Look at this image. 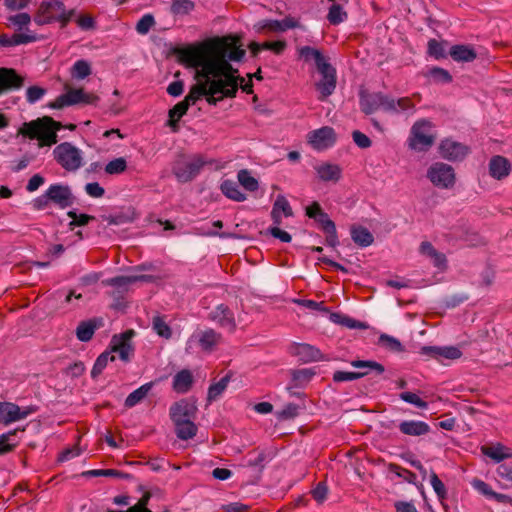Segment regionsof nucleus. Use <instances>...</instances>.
Returning <instances> with one entry per match:
<instances>
[{"label": "nucleus", "instance_id": "obj_19", "mask_svg": "<svg viewBox=\"0 0 512 512\" xmlns=\"http://www.w3.org/2000/svg\"><path fill=\"white\" fill-rule=\"evenodd\" d=\"M47 191L51 202L57 204L61 208H66L73 203L72 193L67 186L54 184L51 185Z\"/></svg>", "mask_w": 512, "mask_h": 512}, {"label": "nucleus", "instance_id": "obj_50", "mask_svg": "<svg viewBox=\"0 0 512 512\" xmlns=\"http://www.w3.org/2000/svg\"><path fill=\"white\" fill-rule=\"evenodd\" d=\"M91 74V66L86 60H78L71 68V76L74 79L82 80Z\"/></svg>", "mask_w": 512, "mask_h": 512}, {"label": "nucleus", "instance_id": "obj_3", "mask_svg": "<svg viewBox=\"0 0 512 512\" xmlns=\"http://www.w3.org/2000/svg\"><path fill=\"white\" fill-rule=\"evenodd\" d=\"M64 126L50 116H44L34 120V140L39 147H51L58 142L57 131Z\"/></svg>", "mask_w": 512, "mask_h": 512}, {"label": "nucleus", "instance_id": "obj_56", "mask_svg": "<svg viewBox=\"0 0 512 512\" xmlns=\"http://www.w3.org/2000/svg\"><path fill=\"white\" fill-rule=\"evenodd\" d=\"M347 18V13L343 11V8L339 4H333L329 8L327 15L328 21L333 25H338Z\"/></svg>", "mask_w": 512, "mask_h": 512}, {"label": "nucleus", "instance_id": "obj_40", "mask_svg": "<svg viewBox=\"0 0 512 512\" xmlns=\"http://www.w3.org/2000/svg\"><path fill=\"white\" fill-rule=\"evenodd\" d=\"M306 215L313 219L317 224H334L329 218L328 214L325 213L320 204L314 201L311 205L305 209Z\"/></svg>", "mask_w": 512, "mask_h": 512}, {"label": "nucleus", "instance_id": "obj_41", "mask_svg": "<svg viewBox=\"0 0 512 512\" xmlns=\"http://www.w3.org/2000/svg\"><path fill=\"white\" fill-rule=\"evenodd\" d=\"M351 366L359 369L358 372H368V375L371 373L381 375L385 371V368L381 363L373 360H353L351 361Z\"/></svg>", "mask_w": 512, "mask_h": 512}, {"label": "nucleus", "instance_id": "obj_63", "mask_svg": "<svg viewBox=\"0 0 512 512\" xmlns=\"http://www.w3.org/2000/svg\"><path fill=\"white\" fill-rule=\"evenodd\" d=\"M431 77L440 83H450L452 81V76L450 73L440 67H434L430 70Z\"/></svg>", "mask_w": 512, "mask_h": 512}, {"label": "nucleus", "instance_id": "obj_37", "mask_svg": "<svg viewBox=\"0 0 512 512\" xmlns=\"http://www.w3.org/2000/svg\"><path fill=\"white\" fill-rule=\"evenodd\" d=\"M153 385V382L145 383L136 390H134L133 392H131L125 399V407L132 408L139 404L144 398L147 397Z\"/></svg>", "mask_w": 512, "mask_h": 512}, {"label": "nucleus", "instance_id": "obj_20", "mask_svg": "<svg viewBox=\"0 0 512 512\" xmlns=\"http://www.w3.org/2000/svg\"><path fill=\"white\" fill-rule=\"evenodd\" d=\"M419 252L423 256L428 257L432 261L434 267L440 271L447 269V259L445 254L437 251L429 241H423L420 244Z\"/></svg>", "mask_w": 512, "mask_h": 512}, {"label": "nucleus", "instance_id": "obj_6", "mask_svg": "<svg viewBox=\"0 0 512 512\" xmlns=\"http://www.w3.org/2000/svg\"><path fill=\"white\" fill-rule=\"evenodd\" d=\"M98 100V96L92 93H86L82 88H69L66 93L58 96L49 106L54 109H61L76 104H95Z\"/></svg>", "mask_w": 512, "mask_h": 512}, {"label": "nucleus", "instance_id": "obj_46", "mask_svg": "<svg viewBox=\"0 0 512 512\" xmlns=\"http://www.w3.org/2000/svg\"><path fill=\"white\" fill-rule=\"evenodd\" d=\"M114 360H115V356L112 355L111 352L105 351V352L101 353L97 357V359L93 365V368L91 370V377L93 379H96L106 368L108 362L114 361Z\"/></svg>", "mask_w": 512, "mask_h": 512}, {"label": "nucleus", "instance_id": "obj_38", "mask_svg": "<svg viewBox=\"0 0 512 512\" xmlns=\"http://www.w3.org/2000/svg\"><path fill=\"white\" fill-rule=\"evenodd\" d=\"M31 41L32 36L23 32H15L12 35L0 34V45L2 47H15L22 44H28Z\"/></svg>", "mask_w": 512, "mask_h": 512}, {"label": "nucleus", "instance_id": "obj_36", "mask_svg": "<svg viewBox=\"0 0 512 512\" xmlns=\"http://www.w3.org/2000/svg\"><path fill=\"white\" fill-rule=\"evenodd\" d=\"M138 219V213L132 206L122 207L118 212L108 218L109 224H124Z\"/></svg>", "mask_w": 512, "mask_h": 512}, {"label": "nucleus", "instance_id": "obj_30", "mask_svg": "<svg viewBox=\"0 0 512 512\" xmlns=\"http://www.w3.org/2000/svg\"><path fill=\"white\" fill-rule=\"evenodd\" d=\"M350 236L359 247H368L374 242V236L365 226H351Z\"/></svg>", "mask_w": 512, "mask_h": 512}, {"label": "nucleus", "instance_id": "obj_31", "mask_svg": "<svg viewBox=\"0 0 512 512\" xmlns=\"http://www.w3.org/2000/svg\"><path fill=\"white\" fill-rule=\"evenodd\" d=\"M291 215L292 208L288 200L282 195L277 196L271 211V216L274 221V224H279L283 216L288 217Z\"/></svg>", "mask_w": 512, "mask_h": 512}, {"label": "nucleus", "instance_id": "obj_42", "mask_svg": "<svg viewBox=\"0 0 512 512\" xmlns=\"http://www.w3.org/2000/svg\"><path fill=\"white\" fill-rule=\"evenodd\" d=\"M220 188H221L222 193L226 197H228L234 201L241 202L246 199L245 194H243L240 191L238 183L233 180H224L221 183Z\"/></svg>", "mask_w": 512, "mask_h": 512}, {"label": "nucleus", "instance_id": "obj_27", "mask_svg": "<svg viewBox=\"0 0 512 512\" xmlns=\"http://www.w3.org/2000/svg\"><path fill=\"white\" fill-rule=\"evenodd\" d=\"M490 175L498 180H501L509 175L510 163L503 156H493L489 162Z\"/></svg>", "mask_w": 512, "mask_h": 512}, {"label": "nucleus", "instance_id": "obj_35", "mask_svg": "<svg viewBox=\"0 0 512 512\" xmlns=\"http://www.w3.org/2000/svg\"><path fill=\"white\" fill-rule=\"evenodd\" d=\"M175 426L176 436L180 440H189L196 436L198 427L194 423V420L189 421H178L173 423Z\"/></svg>", "mask_w": 512, "mask_h": 512}, {"label": "nucleus", "instance_id": "obj_49", "mask_svg": "<svg viewBox=\"0 0 512 512\" xmlns=\"http://www.w3.org/2000/svg\"><path fill=\"white\" fill-rule=\"evenodd\" d=\"M388 471L395 474L397 477L402 478L404 481L410 484H415L417 480V476L415 473L395 463H390L388 465Z\"/></svg>", "mask_w": 512, "mask_h": 512}, {"label": "nucleus", "instance_id": "obj_23", "mask_svg": "<svg viewBox=\"0 0 512 512\" xmlns=\"http://www.w3.org/2000/svg\"><path fill=\"white\" fill-rule=\"evenodd\" d=\"M422 354L430 355L434 358H446V359H458L461 357L462 353L457 347L453 346H445V347H436V346H424L421 349Z\"/></svg>", "mask_w": 512, "mask_h": 512}, {"label": "nucleus", "instance_id": "obj_8", "mask_svg": "<svg viewBox=\"0 0 512 512\" xmlns=\"http://www.w3.org/2000/svg\"><path fill=\"white\" fill-rule=\"evenodd\" d=\"M321 79L316 83V89L320 93L319 100L323 101L335 91L337 84L336 69L327 61L317 67Z\"/></svg>", "mask_w": 512, "mask_h": 512}, {"label": "nucleus", "instance_id": "obj_11", "mask_svg": "<svg viewBox=\"0 0 512 512\" xmlns=\"http://www.w3.org/2000/svg\"><path fill=\"white\" fill-rule=\"evenodd\" d=\"M61 14L63 15V2L58 0L44 2L40 5L37 15L34 16V22L38 25L60 23Z\"/></svg>", "mask_w": 512, "mask_h": 512}, {"label": "nucleus", "instance_id": "obj_57", "mask_svg": "<svg viewBox=\"0 0 512 512\" xmlns=\"http://www.w3.org/2000/svg\"><path fill=\"white\" fill-rule=\"evenodd\" d=\"M127 169V162L123 157L115 158L105 166V172L109 175L123 173Z\"/></svg>", "mask_w": 512, "mask_h": 512}, {"label": "nucleus", "instance_id": "obj_60", "mask_svg": "<svg viewBox=\"0 0 512 512\" xmlns=\"http://www.w3.org/2000/svg\"><path fill=\"white\" fill-rule=\"evenodd\" d=\"M399 397L401 400H403L407 403H410V404L416 406L417 408H420V409L428 408V403L426 401L422 400L418 395H416L413 392H409V391L402 392L399 394Z\"/></svg>", "mask_w": 512, "mask_h": 512}, {"label": "nucleus", "instance_id": "obj_4", "mask_svg": "<svg viewBox=\"0 0 512 512\" xmlns=\"http://www.w3.org/2000/svg\"><path fill=\"white\" fill-rule=\"evenodd\" d=\"M55 161L66 171L75 172L83 166L82 152L70 142H63L53 150Z\"/></svg>", "mask_w": 512, "mask_h": 512}, {"label": "nucleus", "instance_id": "obj_14", "mask_svg": "<svg viewBox=\"0 0 512 512\" xmlns=\"http://www.w3.org/2000/svg\"><path fill=\"white\" fill-rule=\"evenodd\" d=\"M469 147L451 139H444L439 146L440 155L449 161H462L469 153Z\"/></svg>", "mask_w": 512, "mask_h": 512}, {"label": "nucleus", "instance_id": "obj_2", "mask_svg": "<svg viewBox=\"0 0 512 512\" xmlns=\"http://www.w3.org/2000/svg\"><path fill=\"white\" fill-rule=\"evenodd\" d=\"M215 163L214 159H207L202 154H194L189 158L182 157L175 161L172 171L179 182L186 183L197 177L204 166Z\"/></svg>", "mask_w": 512, "mask_h": 512}, {"label": "nucleus", "instance_id": "obj_29", "mask_svg": "<svg viewBox=\"0 0 512 512\" xmlns=\"http://www.w3.org/2000/svg\"><path fill=\"white\" fill-rule=\"evenodd\" d=\"M195 79H197L198 82L190 88L189 93L183 99L189 106L195 104L207 94L208 90L206 89L210 83L209 78H197L195 76Z\"/></svg>", "mask_w": 512, "mask_h": 512}, {"label": "nucleus", "instance_id": "obj_62", "mask_svg": "<svg viewBox=\"0 0 512 512\" xmlns=\"http://www.w3.org/2000/svg\"><path fill=\"white\" fill-rule=\"evenodd\" d=\"M430 483H431L436 495L438 496V498L440 500L445 499L447 496V491H446L445 485L439 479V477L437 476V474L435 472H432L430 475Z\"/></svg>", "mask_w": 512, "mask_h": 512}, {"label": "nucleus", "instance_id": "obj_26", "mask_svg": "<svg viewBox=\"0 0 512 512\" xmlns=\"http://www.w3.org/2000/svg\"><path fill=\"white\" fill-rule=\"evenodd\" d=\"M224 82L218 79H211L210 83L207 86L208 92L206 95V101L209 105L216 106L219 101H221L224 97H227L226 91L228 90L223 86Z\"/></svg>", "mask_w": 512, "mask_h": 512}, {"label": "nucleus", "instance_id": "obj_61", "mask_svg": "<svg viewBox=\"0 0 512 512\" xmlns=\"http://www.w3.org/2000/svg\"><path fill=\"white\" fill-rule=\"evenodd\" d=\"M428 54L435 59H442L446 57L444 45L436 39L428 41Z\"/></svg>", "mask_w": 512, "mask_h": 512}, {"label": "nucleus", "instance_id": "obj_18", "mask_svg": "<svg viewBox=\"0 0 512 512\" xmlns=\"http://www.w3.org/2000/svg\"><path fill=\"white\" fill-rule=\"evenodd\" d=\"M23 79L14 69L0 67V95L19 89Z\"/></svg>", "mask_w": 512, "mask_h": 512}, {"label": "nucleus", "instance_id": "obj_22", "mask_svg": "<svg viewBox=\"0 0 512 512\" xmlns=\"http://www.w3.org/2000/svg\"><path fill=\"white\" fill-rule=\"evenodd\" d=\"M399 431L408 436H422L430 432V426L419 420H404L398 425Z\"/></svg>", "mask_w": 512, "mask_h": 512}, {"label": "nucleus", "instance_id": "obj_12", "mask_svg": "<svg viewBox=\"0 0 512 512\" xmlns=\"http://www.w3.org/2000/svg\"><path fill=\"white\" fill-rule=\"evenodd\" d=\"M336 142V133L332 127L324 126L308 134V143L317 150H324Z\"/></svg>", "mask_w": 512, "mask_h": 512}, {"label": "nucleus", "instance_id": "obj_17", "mask_svg": "<svg viewBox=\"0 0 512 512\" xmlns=\"http://www.w3.org/2000/svg\"><path fill=\"white\" fill-rule=\"evenodd\" d=\"M30 409H21L11 402H0V423L9 424L25 418Z\"/></svg>", "mask_w": 512, "mask_h": 512}, {"label": "nucleus", "instance_id": "obj_58", "mask_svg": "<svg viewBox=\"0 0 512 512\" xmlns=\"http://www.w3.org/2000/svg\"><path fill=\"white\" fill-rule=\"evenodd\" d=\"M368 375V372H346V371H335L333 373V381L340 383L346 381H353L363 378Z\"/></svg>", "mask_w": 512, "mask_h": 512}, {"label": "nucleus", "instance_id": "obj_39", "mask_svg": "<svg viewBox=\"0 0 512 512\" xmlns=\"http://www.w3.org/2000/svg\"><path fill=\"white\" fill-rule=\"evenodd\" d=\"M224 226H200L196 228V234L203 236H219L221 238H243L244 236L236 232L222 231Z\"/></svg>", "mask_w": 512, "mask_h": 512}, {"label": "nucleus", "instance_id": "obj_44", "mask_svg": "<svg viewBox=\"0 0 512 512\" xmlns=\"http://www.w3.org/2000/svg\"><path fill=\"white\" fill-rule=\"evenodd\" d=\"M16 430L0 435V456L11 452L18 444Z\"/></svg>", "mask_w": 512, "mask_h": 512}, {"label": "nucleus", "instance_id": "obj_64", "mask_svg": "<svg viewBox=\"0 0 512 512\" xmlns=\"http://www.w3.org/2000/svg\"><path fill=\"white\" fill-rule=\"evenodd\" d=\"M265 234L271 235L274 238H277L280 241L285 242V243H288L291 241V235L288 232L282 230L279 226H270L266 230Z\"/></svg>", "mask_w": 512, "mask_h": 512}, {"label": "nucleus", "instance_id": "obj_28", "mask_svg": "<svg viewBox=\"0 0 512 512\" xmlns=\"http://www.w3.org/2000/svg\"><path fill=\"white\" fill-rule=\"evenodd\" d=\"M318 177L324 182H338L342 176V169L337 164L323 163L315 167Z\"/></svg>", "mask_w": 512, "mask_h": 512}, {"label": "nucleus", "instance_id": "obj_34", "mask_svg": "<svg viewBox=\"0 0 512 512\" xmlns=\"http://www.w3.org/2000/svg\"><path fill=\"white\" fill-rule=\"evenodd\" d=\"M481 450L484 455L490 457L496 462L512 457V449L500 443L490 447L483 446Z\"/></svg>", "mask_w": 512, "mask_h": 512}, {"label": "nucleus", "instance_id": "obj_54", "mask_svg": "<svg viewBox=\"0 0 512 512\" xmlns=\"http://www.w3.org/2000/svg\"><path fill=\"white\" fill-rule=\"evenodd\" d=\"M7 20L8 26L13 27L20 32L23 28H27L31 21V18L28 13H18L16 15L8 17Z\"/></svg>", "mask_w": 512, "mask_h": 512}, {"label": "nucleus", "instance_id": "obj_16", "mask_svg": "<svg viewBox=\"0 0 512 512\" xmlns=\"http://www.w3.org/2000/svg\"><path fill=\"white\" fill-rule=\"evenodd\" d=\"M197 406L186 399L175 402L169 409L172 422L195 420Z\"/></svg>", "mask_w": 512, "mask_h": 512}, {"label": "nucleus", "instance_id": "obj_7", "mask_svg": "<svg viewBox=\"0 0 512 512\" xmlns=\"http://www.w3.org/2000/svg\"><path fill=\"white\" fill-rule=\"evenodd\" d=\"M359 104L361 111L366 115L374 113L379 108H382L385 112L394 109L392 102L388 101V95L382 92L361 91L359 93Z\"/></svg>", "mask_w": 512, "mask_h": 512}, {"label": "nucleus", "instance_id": "obj_13", "mask_svg": "<svg viewBox=\"0 0 512 512\" xmlns=\"http://www.w3.org/2000/svg\"><path fill=\"white\" fill-rule=\"evenodd\" d=\"M135 336V331L130 329L126 330L120 335H114L111 340V351L118 353L120 359L122 361H129L130 356L133 352V347L131 345V339Z\"/></svg>", "mask_w": 512, "mask_h": 512}, {"label": "nucleus", "instance_id": "obj_45", "mask_svg": "<svg viewBox=\"0 0 512 512\" xmlns=\"http://www.w3.org/2000/svg\"><path fill=\"white\" fill-rule=\"evenodd\" d=\"M299 54L302 58H304L305 61H310L311 59L314 60L316 68L320 66L321 63L327 62V59L325 56L321 53L320 50L310 47V46H303L299 50Z\"/></svg>", "mask_w": 512, "mask_h": 512}, {"label": "nucleus", "instance_id": "obj_43", "mask_svg": "<svg viewBox=\"0 0 512 512\" xmlns=\"http://www.w3.org/2000/svg\"><path fill=\"white\" fill-rule=\"evenodd\" d=\"M230 381L231 374H227L224 377H222L218 382L211 384L208 388L207 401H216L226 390Z\"/></svg>", "mask_w": 512, "mask_h": 512}, {"label": "nucleus", "instance_id": "obj_33", "mask_svg": "<svg viewBox=\"0 0 512 512\" xmlns=\"http://www.w3.org/2000/svg\"><path fill=\"white\" fill-rule=\"evenodd\" d=\"M449 54L457 62H471L477 57L475 50L467 45H454Z\"/></svg>", "mask_w": 512, "mask_h": 512}, {"label": "nucleus", "instance_id": "obj_59", "mask_svg": "<svg viewBox=\"0 0 512 512\" xmlns=\"http://www.w3.org/2000/svg\"><path fill=\"white\" fill-rule=\"evenodd\" d=\"M155 25V19L152 14L143 15L136 24V31L140 35H146Z\"/></svg>", "mask_w": 512, "mask_h": 512}, {"label": "nucleus", "instance_id": "obj_52", "mask_svg": "<svg viewBox=\"0 0 512 512\" xmlns=\"http://www.w3.org/2000/svg\"><path fill=\"white\" fill-rule=\"evenodd\" d=\"M331 319L335 323H339V324L346 326L348 328H351V329H355V328L366 329L367 328V325L364 322L357 321L355 319H352L345 315H341L339 313H333L331 315Z\"/></svg>", "mask_w": 512, "mask_h": 512}, {"label": "nucleus", "instance_id": "obj_51", "mask_svg": "<svg viewBox=\"0 0 512 512\" xmlns=\"http://www.w3.org/2000/svg\"><path fill=\"white\" fill-rule=\"evenodd\" d=\"M238 182L248 191H256L259 187L258 181L251 176L250 172L246 169H242L237 175Z\"/></svg>", "mask_w": 512, "mask_h": 512}, {"label": "nucleus", "instance_id": "obj_1", "mask_svg": "<svg viewBox=\"0 0 512 512\" xmlns=\"http://www.w3.org/2000/svg\"><path fill=\"white\" fill-rule=\"evenodd\" d=\"M245 53L237 36L216 37L177 51L182 63L196 69L197 78L218 79L224 82L223 86L228 89V98L235 97L239 81L244 82L243 77L235 76L238 70L233 68L230 61L242 60Z\"/></svg>", "mask_w": 512, "mask_h": 512}, {"label": "nucleus", "instance_id": "obj_9", "mask_svg": "<svg viewBox=\"0 0 512 512\" xmlns=\"http://www.w3.org/2000/svg\"><path fill=\"white\" fill-rule=\"evenodd\" d=\"M427 178L437 187L449 189L455 183L454 169L445 163H435L427 171Z\"/></svg>", "mask_w": 512, "mask_h": 512}, {"label": "nucleus", "instance_id": "obj_21", "mask_svg": "<svg viewBox=\"0 0 512 512\" xmlns=\"http://www.w3.org/2000/svg\"><path fill=\"white\" fill-rule=\"evenodd\" d=\"M103 324L101 318H92L86 321H81L76 328V337L82 342H87L92 339L96 329L100 328Z\"/></svg>", "mask_w": 512, "mask_h": 512}, {"label": "nucleus", "instance_id": "obj_55", "mask_svg": "<svg viewBox=\"0 0 512 512\" xmlns=\"http://www.w3.org/2000/svg\"><path fill=\"white\" fill-rule=\"evenodd\" d=\"M194 2L191 0H172L171 12L175 15H186L194 9Z\"/></svg>", "mask_w": 512, "mask_h": 512}, {"label": "nucleus", "instance_id": "obj_32", "mask_svg": "<svg viewBox=\"0 0 512 512\" xmlns=\"http://www.w3.org/2000/svg\"><path fill=\"white\" fill-rule=\"evenodd\" d=\"M149 276L147 275H136V276H116L113 278L106 279L103 284L106 286L116 287L118 289L125 290L130 284L138 281H148Z\"/></svg>", "mask_w": 512, "mask_h": 512}, {"label": "nucleus", "instance_id": "obj_53", "mask_svg": "<svg viewBox=\"0 0 512 512\" xmlns=\"http://www.w3.org/2000/svg\"><path fill=\"white\" fill-rule=\"evenodd\" d=\"M378 344L393 352H401L404 350L403 345L398 339L387 334H381L379 336Z\"/></svg>", "mask_w": 512, "mask_h": 512}, {"label": "nucleus", "instance_id": "obj_47", "mask_svg": "<svg viewBox=\"0 0 512 512\" xmlns=\"http://www.w3.org/2000/svg\"><path fill=\"white\" fill-rule=\"evenodd\" d=\"M388 101L392 102L394 109L386 110L387 113L398 114L403 111L414 110L415 108V104L409 97H401L395 100L394 98L388 96Z\"/></svg>", "mask_w": 512, "mask_h": 512}, {"label": "nucleus", "instance_id": "obj_25", "mask_svg": "<svg viewBox=\"0 0 512 512\" xmlns=\"http://www.w3.org/2000/svg\"><path fill=\"white\" fill-rule=\"evenodd\" d=\"M193 382L194 378L191 371L183 369L174 375L172 388L179 394H185L191 389Z\"/></svg>", "mask_w": 512, "mask_h": 512}, {"label": "nucleus", "instance_id": "obj_48", "mask_svg": "<svg viewBox=\"0 0 512 512\" xmlns=\"http://www.w3.org/2000/svg\"><path fill=\"white\" fill-rule=\"evenodd\" d=\"M152 328L162 338L170 339L172 330L162 316H154L152 319Z\"/></svg>", "mask_w": 512, "mask_h": 512}, {"label": "nucleus", "instance_id": "obj_15", "mask_svg": "<svg viewBox=\"0 0 512 512\" xmlns=\"http://www.w3.org/2000/svg\"><path fill=\"white\" fill-rule=\"evenodd\" d=\"M222 336L212 328L194 332L189 342H196L205 352H211L221 342Z\"/></svg>", "mask_w": 512, "mask_h": 512}, {"label": "nucleus", "instance_id": "obj_10", "mask_svg": "<svg viewBox=\"0 0 512 512\" xmlns=\"http://www.w3.org/2000/svg\"><path fill=\"white\" fill-rule=\"evenodd\" d=\"M208 319L220 328L226 329L229 333L235 332L237 328L234 311L228 305L223 303L215 306L209 312Z\"/></svg>", "mask_w": 512, "mask_h": 512}, {"label": "nucleus", "instance_id": "obj_5", "mask_svg": "<svg viewBox=\"0 0 512 512\" xmlns=\"http://www.w3.org/2000/svg\"><path fill=\"white\" fill-rule=\"evenodd\" d=\"M432 123L422 119L416 121L410 132L408 145L415 151H428L435 142V136L430 134Z\"/></svg>", "mask_w": 512, "mask_h": 512}, {"label": "nucleus", "instance_id": "obj_24", "mask_svg": "<svg viewBox=\"0 0 512 512\" xmlns=\"http://www.w3.org/2000/svg\"><path fill=\"white\" fill-rule=\"evenodd\" d=\"M294 354L304 363L320 361L323 359L320 350L307 343L297 344L294 348Z\"/></svg>", "mask_w": 512, "mask_h": 512}]
</instances>
